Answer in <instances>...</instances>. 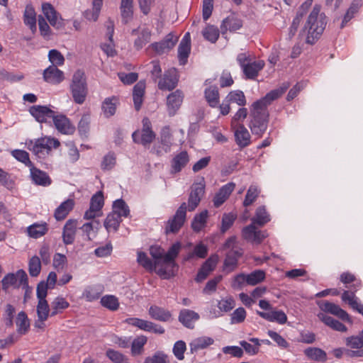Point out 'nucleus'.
I'll return each mask as SVG.
<instances>
[{
    "instance_id": "1",
    "label": "nucleus",
    "mask_w": 363,
    "mask_h": 363,
    "mask_svg": "<svg viewBox=\"0 0 363 363\" xmlns=\"http://www.w3.org/2000/svg\"><path fill=\"white\" fill-rule=\"evenodd\" d=\"M289 87V84H284L281 86L270 91L265 96L252 104L250 114L252 119L250 123V128L253 135L261 137L266 131L269 118L267 106L270 105L273 101L282 96Z\"/></svg>"
},
{
    "instance_id": "2",
    "label": "nucleus",
    "mask_w": 363,
    "mask_h": 363,
    "mask_svg": "<svg viewBox=\"0 0 363 363\" xmlns=\"http://www.w3.org/2000/svg\"><path fill=\"white\" fill-rule=\"evenodd\" d=\"M327 24V17L320 13V6L315 5L310 13L303 30L307 31L306 42L313 45L323 34Z\"/></svg>"
},
{
    "instance_id": "3",
    "label": "nucleus",
    "mask_w": 363,
    "mask_h": 363,
    "mask_svg": "<svg viewBox=\"0 0 363 363\" xmlns=\"http://www.w3.org/2000/svg\"><path fill=\"white\" fill-rule=\"evenodd\" d=\"M70 90L74 101L77 104H82L88 94L86 79L83 71L77 70L72 77Z\"/></svg>"
},
{
    "instance_id": "4",
    "label": "nucleus",
    "mask_w": 363,
    "mask_h": 363,
    "mask_svg": "<svg viewBox=\"0 0 363 363\" xmlns=\"http://www.w3.org/2000/svg\"><path fill=\"white\" fill-rule=\"evenodd\" d=\"M29 149L38 158H45L49 155L52 148H57L60 145V143L57 139L52 138H41L37 139L33 143L30 141Z\"/></svg>"
},
{
    "instance_id": "5",
    "label": "nucleus",
    "mask_w": 363,
    "mask_h": 363,
    "mask_svg": "<svg viewBox=\"0 0 363 363\" xmlns=\"http://www.w3.org/2000/svg\"><path fill=\"white\" fill-rule=\"evenodd\" d=\"M187 206L185 202H183L177 208L175 214L170 218L165 225V233H177L184 225L186 218Z\"/></svg>"
},
{
    "instance_id": "6",
    "label": "nucleus",
    "mask_w": 363,
    "mask_h": 363,
    "mask_svg": "<svg viewBox=\"0 0 363 363\" xmlns=\"http://www.w3.org/2000/svg\"><path fill=\"white\" fill-rule=\"evenodd\" d=\"M2 289L5 291L8 290L10 286L14 288H19L22 286L26 288L28 285V275L23 269H19L14 273L7 274L1 281Z\"/></svg>"
},
{
    "instance_id": "7",
    "label": "nucleus",
    "mask_w": 363,
    "mask_h": 363,
    "mask_svg": "<svg viewBox=\"0 0 363 363\" xmlns=\"http://www.w3.org/2000/svg\"><path fill=\"white\" fill-rule=\"evenodd\" d=\"M205 194V182L202 178L201 181L194 183L191 186V192L188 199L187 209L189 211H193L199 205L202 197Z\"/></svg>"
},
{
    "instance_id": "8",
    "label": "nucleus",
    "mask_w": 363,
    "mask_h": 363,
    "mask_svg": "<svg viewBox=\"0 0 363 363\" xmlns=\"http://www.w3.org/2000/svg\"><path fill=\"white\" fill-rule=\"evenodd\" d=\"M318 306L323 313H330L342 321L352 323L350 315L338 305L328 301H320L318 302Z\"/></svg>"
},
{
    "instance_id": "9",
    "label": "nucleus",
    "mask_w": 363,
    "mask_h": 363,
    "mask_svg": "<svg viewBox=\"0 0 363 363\" xmlns=\"http://www.w3.org/2000/svg\"><path fill=\"white\" fill-rule=\"evenodd\" d=\"M242 238L252 244H260L267 236L266 230H258L255 225L250 224L242 230Z\"/></svg>"
},
{
    "instance_id": "10",
    "label": "nucleus",
    "mask_w": 363,
    "mask_h": 363,
    "mask_svg": "<svg viewBox=\"0 0 363 363\" xmlns=\"http://www.w3.org/2000/svg\"><path fill=\"white\" fill-rule=\"evenodd\" d=\"M177 41L178 36L169 33L162 40L150 44L147 49H152L157 55H162L172 49Z\"/></svg>"
},
{
    "instance_id": "11",
    "label": "nucleus",
    "mask_w": 363,
    "mask_h": 363,
    "mask_svg": "<svg viewBox=\"0 0 363 363\" xmlns=\"http://www.w3.org/2000/svg\"><path fill=\"white\" fill-rule=\"evenodd\" d=\"M30 115L39 123H50L55 111L47 106L35 105L29 108Z\"/></svg>"
},
{
    "instance_id": "12",
    "label": "nucleus",
    "mask_w": 363,
    "mask_h": 363,
    "mask_svg": "<svg viewBox=\"0 0 363 363\" xmlns=\"http://www.w3.org/2000/svg\"><path fill=\"white\" fill-rule=\"evenodd\" d=\"M42 11L52 26L57 29L63 27L61 16L51 4L47 2L43 3Z\"/></svg>"
},
{
    "instance_id": "13",
    "label": "nucleus",
    "mask_w": 363,
    "mask_h": 363,
    "mask_svg": "<svg viewBox=\"0 0 363 363\" xmlns=\"http://www.w3.org/2000/svg\"><path fill=\"white\" fill-rule=\"evenodd\" d=\"M52 121L55 128L62 134L71 135L75 130V127L65 115L57 114L55 113Z\"/></svg>"
},
{
    "instance_id": "14",
    "label": "nucleus",
    "mask_w": 363,
    "mask_h": 363,
    "mask_svg": "<svg viewBox=\"0 0 363 363\" xmlns=\"http://www.w3.org/2000/svg\"><path fill=\"white\" fill-rule=\"evenodd\" d=\"M133 35H138L134 41V48L137 50H141L151 40L152 32L147 27H138L131 31Z\"/></svg>"
},
{
    "instance_id": "15",
    "label": "nucleus",
    "mask_w": 363,
    "mask_h": 363,
    "mask_svg": "<svg viewBox=\"0 0 363 363\" xmlns=\"http://www.w3.org/2000/svg\"><path fill=\"white\" fill-rule=\"evenodd\" d=\"M77 228V220L69 219L67 220L62 229V241L66 245L74 243Z\"/></svg>"
},
{
    "instance_id": "16",
    "label": "nucleus",
    "mask_w": 363,
    "mask_h": 363,
    "mask_svg": "<svg viewBox=\"0 0 363 363\" xmlns=\"http://www.w3.org/2000/svg\"><path fill=\"white\" fill-rule=\"evenodd\" d=\"M178 79L176 76L175 69L166 71L158 82V88L160 90H172L177 85Z\"/></svg>"
},
{
    "instance_id": "17",
    "label": "nucleus",
    "mask_w": 363,
    "mask_h": 363,
    "mask_svg": "<svg viewBox=\"0 0 363 363\" xmlns=\"http://www.w3.org/2000/svg\"><path fill=\"white\" fill-rule=\"evenodd\" d=\"M183 98V94L180 90H176L169 94L167 99V105L169 116H172L176 113L182 103Z\"/></svg>"
},
{
    "instance_id": "18",
    "label": "nucleus",
    "mask_w": 363,
    "mask_h": 363,
    "mask_svg": "<svg viewBox=\"0 0 363 363\" xmlns=\"http://www.w3.org/2000/svg\"><path fill=\"white\" fill-rule=\"evenodd\" d=\"M200 316L196 312L190 309H182L180 311L178 320L186 328L193 329L194 323L199 319Z\"/></svg>"
},
{
    "instance_id": "19",
    "label": "nucleus",
    "mask_w": 363,
    "mask_h": 363,
    "mask_svg": "<svg viewBox=\"0 0 363 363\" xmlns=\"http://www.w3.org/2000/svg\"><path fill=\"white\" fill-rule=\"evenodd\" d=\"M235 187L233 182H229L223 186L213 198V205L218 208L230 196Z\"/></svg>"
},
{
    "instance_id": "20",
    "label": "nucleus",
    "mask_w": 363,
    "mask_h": 363,
    "mask_svg": "<svg viewBox=\"0 0 363 363\" xmlns=\"http://www.w3.org/2000/svg\"><path fill=\"white\" fill-rule=\"evenodd\" d=\"M44 80L50 84H57L64 79V73L55 66H49L43 72Z\"/></svg>"
},
{
    "instance_id": "21",
    "label": "nucleus",
    "mask_w": 363,
    "mask_h": 363,
    "mask_svg": "<svg viewBox=\"0 0 363 363\" xmlns=\"http://www.w3.org/2000/svg\"><path fill=\"white\" fill-rule=\"evenodd\" d=\"M30 178L35 184L47 186L51 184L52 180L45 172L36 168L34 165L30 168Z\"/></svg>"
},
{
    "instance_id": "22",
    "label": "nucleus",
    "mask_w": 363,
    "mask_h": 363,
    "mask_svg": "<svg viewBox=\"0 0 363 363\" xmlns=\"http://www.w3.org/2000/svg\"><path fill=\"white\" fill-rule=\"evenodd\" d=\"M148 314L152 319L162 322H167L172 319V313L169 311L156 305L150 307Z\"/></svg>"
},
{
    "instance_id": "23",
    "label": "nucleus",
    "mask_w": 363,
    "mask_h": 363,
    "mask_svg": "<svg viewBox=\"0 0 363 363\" xmlns=\"http://www.w3.org/2000/svg\"><path fill=\"white\" fill-rule=\"evenodd\" d=\"M264 65L263 60L250 62L242 69L247 79H254L264 68Z\"/></svg>"
},
{
    "instance_id": "24",
    "label": "nucleus",
    "mask_w": 363,
    "mask_h": 363,
    "mask_svg": "<svg viewBox=\"0 0 363 363\" xmlns=\"http://www.w3.org/2000/svg\"><path fill=\"white\" fill-rule=\"evenodd\" d=\"M257 313L262 318L270 321L284 324L287 321V316L282 311H272L269 312L257 311Z\"/></svg>"
},
{
    "instance_id": "25",
    "label": "nucleus",
    "mask_w": 363,
    "mask_h": 363,
    "mask_svg": "<svg viewBox=\"0 0 363 363\" xmlns=\"http://www.w3.org/2000/svg\"><path fill=\"white\" fill-rule=\"evenodd\" d=\"M181 243L177 242L174 243L168 250L166 254H164L163 264H167L169 267H177V265L174 261L176 257L178 256L181 250Z\"/></svg>"
},
{
    "instance_id": "26",
    "label": "nucleus",
    "mask_w": 363,
    "mask_h": 363,
    "mask_svg": "<svg viewBox=\"0 0 363 363\" xmlns=\"http://www.w3.org/2000/svg\"><path fill=\"white\" fill-rule=\"evenodd\" d=\"M242 26V21L241 19L234 16H230L225 18L220 25V30L223 34L225 33L228 30L230 31H235Z\"/></svg>"
},
{
    "instance_id": "27",
    "label": "nucleus",
    "mask_w": 363,
    "mask_h": 363,
    "mask_svg": "<svg viewBox=\"0 0 363 363\" xmlns=\"http://www.w3.org/2000/svg\"><path fill=\"white\" fill-rule=\"evenodd\" d=\"M235 137L237 144L240 147H245L250 145V135L247 128L242 124L236 126Z\"/></svg>"
},
{
    "instance_id": "28",
    "label": "nucleus",
    "mask_w": 363,
    "mask_h": 363,
    "mask_svg": "<svg viewBox=\"0 0 363 363\" xmlns=\"http://www.w3.org/2000/svg\"><path fill=\"white\" fill-rule=\"evenodd\" d=\"M189 155L187 152L182 151L177 155L172 160V170L173 174L178 173L189 162Z\"/></svg>"
},
{
    "instance_id": "29",
    "label": "nucleus",
    "mask_w": 363,
    "mask_h": 363,
    "mask_svg": "<svg viewBox=\"0 0 363 363\" xmlns=\"http://www.w3.org/2000/svg\"><path fill=\"white\" fill-rule=\"evenodd\" d=\"M214 340L210 337H200L194 339L189 344V350L191 354H194L200 350H203L213 345Z\"/></svg>"
},
{
    "instance_id": "30",
    "label": "nucleus",
    "mask_w": 363,
    "mask_h": 363,
    "mask_svg": "<svg viewBox=\"0 0 363 363\" xmlns=\"http://www.w3.org/2000/svg\"><path fill=\"white\" fill-rule=\"evenodd\" d=\"M74 201L73 199H67L63 201L55 210L54 216L57 220H64L69 213L73 209Z\"/></svg>"
},
{
    "instance_id": "31",
    "label": "nucleus",
    "mask_w": 363,
    "mask_h": 363,
    "mask_svg": "<svg viewBox=\"0 0 363 363\" xmlns=\"http://www.w3.org/2000/svg\"><path fill=\"white\" fill-rule=\"evenodd\" d=\"M318 317L323 323L334 330L342 333L347 330V328L341 322L323 313H319Z\"/></svg>"
},
{
    "instance_id": "32",
    "label": "nucleus",
    "mask_w": 363,
    "mask_h": 363,
    "mask_svg": "<svg viewBox=\"0 0 363 363\" xmlns=\"http://www.w3.org/2000/svg\"><path fill=\"white\" fill-rule=\"evenodd\" d=\"M132 138L135 143H140L143 146H147L155 138V133L153 131L140 132V130H135L132 134Z\"/></svg>"
},
{
    "instance_id": "33",
    "label": "nucleus",
    "mask_w": 363,
    "mask_h": 363,
    "mask_svg": "<svg viewBox=\"0 0 363 363\" xmlns=\"http://www.w3.org/2000/svg\"><path fill=\"white\" fill-rule=\"evenodd\" d=\"M145 84L143 82H138L133 87V99L134 106L136 111H139L141 108L143 96L145 94Z\"/></svg>"
},
{
    "instance_id": "34",
    "label": "nucleus",
    "mask_w": 363,
    "mask_h": 363,
    "mask_svg": "<svg viewBox=\"0 0 363 363\" xmlns=\"http://www.w3.org/2000/svg\"><path fill=\"white\" fill-rule=\"evenodd\" d=\"M48 231V224L35 223L27 228V233L29 237L37 239L45 235Z\"/></svg>"
},
{
    "instance_id": "35",
    "label": "nucleus",
    "mask_w": 363,
    "mask_h": 363,
    "mask_svg": "<svg viewBox=\"0 0 363 363\" xmlns=\"http://www.w3.org/2000/svg\"><path fill=\"white\" fill-rule=\"evenodd\" d=\"M147 342V337L145 335H140L136 337L132 342H130L131 346V354L133 357L141 355L144 352V346Z\"/></svg>"
},
{
    "instance_id": "36",
    "label": "nucleus",
    "mask_w": 363,
    "mask_h": 363,
    "mask_svg": "<svg viewBox=\"0 0 363 363\" xmlns=\"http://www.w3.org/2000/svg\"><path fill=\"white\" fill-rule=\"evenodd\" d=\"M118 100L116 97L112 96L106 98L102 103V111L106 118L113 116L116 113Z\"/></svg>"
},
{
    "instance_id": "37",
    "label": "nucleus",
    "mask_w": 363,
    "mask_h": 363,
    "mask_svg": "<svg viewBox=\"0 0 363 363\" xmlns=\"http://www.w3.org/2000/svg\"><path fill=\"white\" fill-rule=\"evenodd\" d=\"M270 221V216L267 213L265 206H259L257 208L255 216L252 218V223L259 226H263Z\"/></svg>"
},
{
    "instance_id": "38",
    "label": "nucleus",
    "mask_w": 363,
    "mask_h": 363,
    "mask_svg": "<svg viewBox=\"0 0 363 363\" xmlns=\"http://www.w3.org/2000/svg\"><path fill=\"white\" fill-rule=\"evenodd\" d=\"M304 354L311 360L322 362L327 360L326 352L318 347H308L304 350Z\"/></svg>"
},
{
    "instance_id": "39",
    "label": "nucleus",
    "mask_w": 363,
    "mask_h": 363,
    "mask_svg": "<svg viewBox=\"0 0 363 363\" xmlns=\"http://www.w3.org/2000/svg\"><path fill=\"white\" fill-rule=\"evenodd\" d=\"M208 212L207 210L196 214L191 222V228L194 232H200L206 225Z\"/></svg>"
},
{
    "instance_id": "40",
    "label": "nucleus",
    "mask_w": 363,
    "mask_h": 363,
    "mask_svg": "<svg viewBox=\"0 0 363 363\" xmlns=\"http://www.w3.org/2000/svg\"><path fill=\"white\" fill-rule=\"evenodd\" d=\"M361 6V1L359 0H354L351 3L350 7L344 15L340 25V28L345 27L347 23L354 18V15L358 12Z\"/></svg>"
},
{
    "instance_id": "41",
    "label": "nucleus",
    "mask_w": 363,
    "mask_h": 363,
    "mask_svg": "<svg viewBox=\"0 0 363 363\" xmlns=\"http://www.w3.org/2000/svg\"><path fill=\"white\" fill-rule=\"evenodd\" d=\"M16 324L17 326V332L19 334L25 335L28 333L30 328V323L28 316L24 311H21L18 313L16 318Z\"/></svg>"
},
{
    "instance_id": "42",
    "label": "nucleus",
    "mask_w": 363,
    "mask_h": 363,
    "mask_svg": "<svg viewBox=\"0 0 363 363\" xmlns=\"http://www.w3.org/2000/svg\"><path fill=\"white\" fill-rule=\"evenodd\" d=\"M24 23L29 26L30 29L35 32L36 30V13L31 6L26 7L23 15Z\"/></svg>"
},
{
    "instance_id": "43",
    "label": "nucleus",
    "mask_w": 363,
    "mask_h": 363,
    "mask_svg": "<svg viewBox=\"0 0 363 363\" xmlns=\"http://www.w3.org/2000/svg\"><path fill=\"white\" fill-rule=\"evenodd\" d=\"M133 0H121L120 9L124 23H127L133 17Z\"/></svg>"
},
{
    "instance_id": "44",
    "label": "nucleus",
    "mask_w": 363,
    "mask_h": 363,
    "mask_svg": "<svg viewBox=\"0 0 363 363\" xmlns=\"http://www.w3.org/2000/svg\"><path fill=\"white\" fill-rule=\"evenodd\" d=\"M122 222L121 218L118 214L111 212L106 216L104 221V227L108 231L112 229L114 232L118 231L121 223Z\"/></svg>"
},
{
    "instance_id": "45",
    "label": "nucleus",
    "mask_w": 363,
    "mask_h": 363,
    "mask_svg": "<svg viewBox=\"0 0 363 363\" xmlns=\"http://www.w3.org/2000/svg\"><path fill=\"white\" fill-rule=\"evenodd\" d=\"M113 213L119 216L120 218H127L130 215V209L124 200L122 199H117L113 203Z\"/></svg>"
},
{
    "instance_id": "46",
    "label": "nucleus",
    "mask_w": 363,
    "mask_h": 363,
    "mask_svg": "<svg viewBox=\"0 0 363 363\" xmlns=\"http://www.w3.org/2000/svg\"><path fill=\"white\" fill-rule=\"evenodd\" d=\"M69 303L62 297H57L51 303V316H55L57 314L62 313L63 310L67 308Z\"/></svg>"
},
{
    "instance_id": "47",
    "label": "nucleus",
    "mask_w": 363,
    "mask_h": 363,
    "mask_svg": "<svg viewBox=\"0 0 363 363\" xmlns=\"http://www.w3.org/2000/svg\"><path fill=\"white\" fill-rule=\"evenodd\" d=\"M236 238L235 236L229 238L224 244V247L231 248V250L228 252V254L232 255L237 260L239 259L240 257H242L243 254V251L240 247L235 246Z\"/></svg>"
},
{
    "instance_id": "48",
    "label": "nucleus",
    "mask_w": 363,
    "mask_h": 363,
    "mask_svg": "<svg viewBox=\"0 0 363 363\" xmlns=\"http://www.w3.org/2000/svg\"><path fill=\"white\" fill-rule=\"evenodd\" d=\"M205 98L211 107H216L219 103V93L216 86H210L205 90Z\"/></svg>"
},
{
    "instance_id": "49",
    "label": "nucleus",
    "mask_w": 363,
    "mask_h": 363,
    "mask_svg": "<svg viewBox=\"0 0 363 363\" xmlns=\"http://www.w3.org/2000/svg\"><path fill=\"white\" fill-rule=\"evenodd\" d=\"M101 226L100 222L99 220H94L91 222L85 223L80 229L82 230L83 233L86 235V239L88 240H91V235L92 233L94 235L98 231Z\"/></svg>"
},
{
    "instance_id": "50",
    "label": "nucleus",
    "mask_w": 363,
    "mask_h": 363,
    "mask_svg": "<svg viewBox=\"0 0 363 363\" xmlns=\"http://www.w3.org/2000/svg\"><path fill=\"white\" fill-rule=\"evenodd\" d=\"M342 301L347 303L353 309L357 310L358 308L362 309V304L358 303L354 295V292L352 291H344L341 296Z\"/></svg>"
},
{
    "instance_id": "51",
    "label": "nucleus",
    "mask_w": 363,
    "mask_h": 363,
    "mask_svg": "<svg viewBox=\"0 0 363 363\" xmlns=\"http://www.w3.org/2000/svg\"><path fill=\"white\" fill-rule=\"evenodd\" d=\"M137 262L147 271H152L157 266L144 252H138Z\"/></svg>"
},
{
    "instance_id": "52",
    "label": "nucleus",
    "mask_w": 363,
    "mask_h": 363,
    "mask_svg": "<svg viewBox=\"0 0 363 363\" xmlns=\"http://www.w3.org/2000/svg\"><path fill=\"white\" fill-rule=\"evenodd\" d=\"M106 355L113 363H130L125 355L113 349H108Z\"/></svg>"
},
{
    "instance_id": "53",
    "label": "nucleus",
    "mask_w": 363,
    "mask_h": 363,
    "mask_svg": "<svg viewBox=\"0 0 363 363\" xmlns=\"http://www.w3.org/2000/svg\"><path fill=\"white\" fill-rule=\"evenodd\" d=\"M160 142L161 145H163V150L164 152H169L172 145V135L168 126H165L162 128L160 136Z\"/></svg>"
},
{
    "instance_id": "54",
    "label": "nucleus",
    "mask_w": 363,
    "mask_h": 363,
    "mask_svg": "<svg viewBox=\"0 0 363 363\" xmlns=\"http://www.w3.org/2000/svg\"><path fill=\"white\" fill-rule=\"evenodd\" d=\"M41 271L40 259L35 255L32 257L28 262V272L31 277H36Z\"/></svg>"
},
{
    "instance_id": "55",
    "label": "nucleus",
    "mask_w": 363,
    "mask_h": 363,
    "mask_svg": "<svg viewBox=\"0 0 363 363\" xmlns=\"http://www.w3.org/2000/svg\"><path fill=\"white\" fill-rule=\"evenodd\" d=\"M49 305L46 300L38 301L37 306V314L38 320L40 322L45 321L49 316Z\"/></svg>"
},
{
    "instance_id": "56",
    "label": "nucleus",
    "mask_w": 363,
    "mask_h": 363,
    "mask_svg": "<svg viewBox=\"0 0 363 363\" xmlns=\"http://www.w3.org/2000/svg\"><path fill=\"white\" fill-rule=\"evenodd\" d=\"M143 363H169V359L164 352L157 351L152 355L147 357Z\"/></svg>"
},
{
    "instance_id": "57",
    "label": "nucleus",
    "mask_w": 363,
    "mask_h": 363,
    "mask_svg": "<svg viewBox=\"0 0 363 363\" xmlns=\"http://www.w3.org/2000/svg\"><path fill=\"white\" fill-rule=\"evenodd\" d=\"M125 322L130 325L137 327L146 332H149L150 326L152 325V322L138 318H127Z\"/></svg>"
},
{
    "instance_id": "58",
    "label": "nucleus",
    "mask_w": 363,
    "mask_h": 363,
    "mask_svg": "<svg viewBox=\"0 0 363 363\" xmlns=\"http://www.w3.org/2000/svg\"><path fill=\"white\" fill-rule=\"evenodd\" d=\"M228 102H234L239 106H245L246 104L245 96L242 91L236 90L230 91L227 97Z\"/></svg>"
},
{
    "instance_id": "59",
    "label": "nucleus",
    "mask_w": 363,
    "mask_h": 363,
    "mask_svg": "<svg viewBox=\"0 0 363 363\" xmlns=\"http://www.w3.org/2000/svg\"><path fill=\"white\" fill-rule=\"evenodd\" d=\"M202 34L206 40L216 43L219 37V30L214 26H208L203 29Z\"/></svg>"
},
{
    "instance_id": "60",
    "label": "nucleus",
    "mask_w": 363,
    "mask_h": 363,
    "mask_svg": "<svg viewBox=\"0 0 363 363\" xmlns=\"http://www.w3.org/2000/svg\"><path fill=\"white\" fill-rule=\"evenodd\" d=\"M247 284L248 285L254 286L261 281L265 278V272L263 270H255L249 274H247Z\"/></svg>"
},
{
    "instance_id": "61",
    "label": "nucleus",
    "mask_w": 363,
    "mask_h": 363,
    "mask_svg": "<svg viewBox=\"0 0 363 363\" xmlns=\"http://www.w3.org/2000/svg\"><path fill=\"white\" fill-rule=\"evenodd\" d=\"M346 345L354 349H361L363 347V330L358 335L348 337L345 340Z\"/></svg>"
},
{
    "instance_id": "62",
    "label": "nucleus",
    "mask_w": 363,
    "mask_h": 363,
    "mask_svg": "<svg viewBox=\"0 0 363 363\" xmlns=\"http://www.w3.org/2000/svg\"><path fill=\"white\" fill-rule=\"evenodd\" d=\"M101 305L111 311H116L119 307L118 298L112 295H106L101 299Z\"/></svg>"
},
{
    "instance_id": "63",
    "label": "nucleus",
    "mask_w": 363,
    "mask_h": 363,
    "mask_svg": "<svg viewBox=\"0 0 363 363\" xmlns=\"http://www.w3.org/2000/svg\"><path fill=\"white\" fill-rule=\"evenodd\" d=\"M259 194V191L257 187L253 185H251L245 195V200L243 201V206L247 207L252 204Z\"/></svg>"
},
{
    "instance_id": "64",
    "label": "nucleus",
    "mask_w": 363,
    "mask_h": 363,
    "mask_svg": "<svg viewBox=\"0 0 363 363\" xmlns=\"http://www.w3.org/2000/svg\"><path fill=\"white\" fill-rule=\"evenodd\" d=\"M11 155L18 161L25 164L26 166L30 168L33 165L30 160L29 154L26 150H14L12 151Z\"/></svg>"
}]
</instances>
